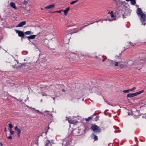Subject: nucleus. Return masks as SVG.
Here are the masks:
<instances>
[{
  "instance_id": "nucleus-31",
  "label": "nucleus",
  "mask_w": 146,
  "mask_h": 146,
  "mask_svg": "<svg viewBox=\"0 0 146 146\" xmlns=\"http://www.w3.org/2000/svg\"><path fill=\"white\" fill-rule=\"evenodd\" d=\"M130 44L132 46H134L135 44H133V43L131 44V42H130Z\"/></svg>"
},
{
  "instance_id": "nucleus-33",
  "label": "nucleus",
  "mask_w": 146,
  "mask_h": 146,
  "mask_svg": "<svg viewBox=\"0 0 146 146\" xmlns=\"http://www.w3.org/2000/svg\"><path fill=\"white\" fill-rule=\"evenodd\" d=\"M24 3L27 4V2L26 1H24Z\"/></svg>"
},
{
  "instance_id": "nucleus-36",
  "label": "nucleus",
  "mask_w": 146,
  "mask_h": 146,
  "mask_svg": "<svg viewBox=\"0 0 146 146\" xmlns=\"http://www.w3.org/2000/svg\"><path fill=\"white\" fill-rule=\"evenodd\" d=\"M99 21H99H96V22H94L93 23H95V22H97V23H98Z\"/></svg>"
},
{
  "instance_id": "nucleus-34",
  "label": "nucleus",
  "mask_w": 146,
  "mask_h": 146,
  "mask_svg": "<svg viewBox=\"0 0 146 146\" xmlns=\"http://www.w3.org/2000/svg\"><path fill=\"white\" fill-rule=\"evenodd\" d=\"M106 59H107V58H106V57H105V59H103V60H102V61H103V62H104V61H105V60Z\"/></svg>"
},
{
  "instance_id": "nucleus-23",
  "label": "nucleus",
  "mask_w": 146,
  "mask_h": 146,
  "mask_svg": "<svg viewBox=\"0 0 146 146\" xmlns=\"http://www.w3.org/2000/svg\"><path fill=\"white\" fill-rule=\"evenodd\" d=\"M63 11V10H60L59 11H56L53 12H57V13H61L62 11Z\"/></svg>"
},
{
  "instance_id": "nucleus-27",
  "label": "nucleus",
  "mask_w": 146,
  "mask_h": 146,
  "mask_svg": "<svg viewBox=\"0 0 146 146\" xmlns=\"http://www.w3.org/2000/svg\"><path fill=\"white\" fill-rule=\"evenodd\" d=\"M62 144L64 145H68L69 144V143L68 142L67 143H66V145H65V143H64V141L62 143Z\"/></svg>"
},
{
  "instance_id": "nucleus-29",
  "label": "nucleus",
  "mask_w": 146,
  "mask_h": 146,
  "mask_svg": "<svg viewBox=\"0 0 146 146\" xmlns=\"http://www.w3.org/2000/svg\"><path fill=\"white\" fill-rule=\"evenodd\" d=\"M7 138L9 139H12V137L11 135H9V136H7Z\"/></svg>"
},
{
  "instance_id": "nucleus-1",
  "label": "nucleus",
  "mask_w": 146,
  "mask_h": 146,
  "mask_svg": "<svg viewBox=\"0 0 146 146\" xmlns=\"http://www.w3.org/2000/svg\"><path fill=\"white\" fill-rule=\"evenodd\" d=\"M91 128L94 132H100L101 131V129L97 125L95 124H92Z\"/></svg>"
},
{
  "instance_id": "nucleus-16",
  "label": "nucleus",
  "mask_w": 146,
  "mask_h": 146,
  "mask_svg": "<svg viewBox=\"0 0 146 146\" xmlns=\"http://www.w3.org/2000/svg\"><path fill=\"white\" fill-rule=\"evenodd\" d=\"M131 2L132 4L134 5L136 3V1L135 0H131Z\"/></svg>"
},
{
  "instance_id": "nucleus-21",
  "label": "nucleus",
  "mask_w": 146,
  "mask_h": 146,
  "mask_svg": "<svg viewBox=\"0 0 146 146\" xmlns=\"http://www.w3.org/2000/svg\"><path fill=\"white\" fill-rule=\"evenodd\" d=\"M92 118V117H88V118L86 119V121H89Z\"/></svg>"
},
{
  "instance_id": "nucleus-3",
  "label": "nucleus",
  "mask_w": 146,
  "mask_h": 146,
  "mask_svg": "<svg viewBox=\"0 0 146 146\" xmlns=\"http://www.w3.org/2000/svg\"><path fill=\"white\" fill-rule=\"evenodd\" d=\"M140 16H141L140 20L141 21H146V15L145 14H143Z\"/></svg>"
},
{
  "instance_id": "nucleus-32",
  "label": "nucleus",
  "mask_w": 146,
  "mask_h": 146,
  "mask_svg": "<svg viewBox=\"0 0 146 146\" xmlns=\"http://www.w3.org/2000/svg\"><path fill=\"white\" fill-rule=\"evenodd\" d=\"M98 116L96 117L95 118V119H96L95 121H97V119H98Z\"/></svg>"
},
{
  "instance_id": "nucleus-38",
  "label": "nucleus",
  "mask_w": 146,
  "mask_h": 146,
  "mask_svg": "<svg viewBox=\"0 0 146 146\" xmlns=\"http://www.w3.org/2000/svg\"><path fill=\"white\" fill-rule=\"evenodd\" d=\"M64 89H62V91H63V92H64Z\"/></svg>"
},
{
  "instance_id": "nucleus-18",
  "label": "nucleus",
  "mask_w": 146,
  "mask_h": 146,
  "mask_svg": "<svg viewBox=\"0 0 146 146\" xmlns=\"http://www.w3.org/2000/svg\"><path fill=\"white\" fill-rule=\"evenodd\" d=\"M78 1V0H76V1H73L70 3V4H72V5L73 4L75 3H77Z\"/></svg>"
},
{
  "instance_id": "nucleus-13",
  "label": "nucleus",
  "mask_w": 146,
  "mask_h": 146,
  "mask_svg": "<svg viewBox=\"0 0 146 146\" xmlns=\"http://www.w3.org/2000/svg\"><path fill=\"white\" fill-rule=\"evenodd\" d=\"M92 137L95 140H97L98 139V137L96 135H95L93 133L92 134Z\"/></svg>"
},
{
  "instance_id": "nucleus-5",
  "label": "nucleus",
  "mask_w": 146,
  "mask_h": 146,
  "mask_svg": "<svg viewBox=\"0 0 146 146\" xmlns=\"http://www.w3.org/2000/svg\"><path fill=\"white\" fill-rule=\"evenodd\" d=\"M137 13L139 15H141L143 14H144L142 12L141 9L139 8H138L137 9Z\"/></svg>"
},
{
  "instance_id": "nucleus-14",
  "label": "nucleus",
  "mask_w": 146,
  "mask_h": 146,
  "mask_svg": "<svg viewBox=\"0 0 146 146\" xmlns=\"http://www.w3.org/2000/svg\"><path fill=\"white\" fill-rule=\"evenodd\" d=\"M50 143V141L48 140H47L45 141V144L44 146H47L49 145Z\"/></svg>"
},
{
  "instance_id": "nucleus-28",
  "label": "nucleus",
  "mask_w": 146,
  "mask_h": 146,
  "mask_svg": "<svg viewBox=\"0 0 146 146\" xmlns=\"http://www.w3.org/2000/svg\"><path fill=\"white\" fill-rule=\"evenodd\" d=\"M133 96H135L138 95L137 92L136 93H133Z\"/></svg>"
},
{
  "instance_id": "nucleus-35",
  "label": "nucleus",
  "mask_w": 146,
  "mask_h": 146,
  "mask_svg": "<svg viewBox=\"0 0 146 146\" xmlns=\"http://www.w3.org/2000/svg\"><path fill=\"white\" fill-rule=\"evenodd\" d=\"M13 67L14 68H17L16 67H15V66H13Z\"/></svg>"
},
{
  "instance_id": "nucleus-4",
  "label": "nucleus",
  "mask_w": 146,
  "mask_h": 146,
  "mask_svg": "<svg viewBox=\"0 0 146 146\" xmlns=\"http://www.w3.org/2000/svg\"><path fill=\"white\" fill-rule=\"evenodd\" d=\"M26 23V22L25 21H23L22 22H20L19 24L17 25L16 27H21L23 26V25H25Z\"/></svg>"
},
{
  "instance_id": "nucleus-2",
  "label": "nucleus",
  "mask_w": 146,
  "mask_h": 146,
  "mask_svg": "<svg viewBox=\"0 0 146 146\" xmlns=\"http://www.w3.org/2000/svg\"><path fill=\"white\" fill-rule=\"evenodd\" d=\"M15 31L16 33L18 34V36L21 37H23L24 35V33L22 31L16 30Z\"/></svg>"
},
{
  "instance_id": "nucleus-25",
  "label": "nucleus",
  "mask_w": 146,
  "mask_h": 146,
  "mask_svg": "<svg viewBox=\"0 0 146 146\" xmlns=\"http://www.w3.org/2000/svg\"><path fill=\"white\" fill-rule=\"evenodd\" d=\"M118 62H115V66H118Z\"/></svg>"
},
{
  "instance_id": "nucleus-19",
  "label": "nucleus",
  "mask_w": 146,
  "mask_h": 146,
  "mask_svg": "<svg viewBox=\"0 0 146 146\" xmlns=\"http://www.w3.org/2000/svg\"><path fill=\"white\" fill-rule=\"evenodd\" d=\"M9 125L10 128V129H11V130L12 128L13 127L12 124L10 123H9Z\"/></svg>"
},
{
  "instance_id": "nucleus-39",
  "label": "nucleus",
  "mask_w": 146,
  "mask_h": 146,
  "mask_svg": "<svg viewBox=\"0 0 146 146\" xmlns=\"http://www.w3.org/2000/svg\"><path fill=\"white\" fill-rule=\"evenodd\" d=\"M47 111H44V113H46V112H47Z\"/></svg>"
},
{
  "instance_id": "nucleus-42",
  "label": "nucleus",
  "mask_w": 146,
  "mask_h": 146,
  "mask_svg": "<svg viewBox=\"0 0 146 146\" xmlns=\"http://www.w3.org/2000/svg\"><path fill=\"white\" fill-rule=\"evenodd\" d=\"M110 13V12H108V13H109V14Z\"/></svg>"
},
{
  "instance_id": "nucleus-8",
  "label": "nucleus",
  "mask_w": 146,
  "mask_h": 146,
  "mask_svg": "<svg viewBox=\"0 0 146 146\" xmlns=\"http://www.w3.org/2000/svg\"><path fill=\"white\" fill-rule=\"evenodd\" d=\"M26 59L28 61V62H27V63H25V64H26L25 65H27V64H28L27 65H29L31 64L32 63V62L31 61V59H30L29 58H26Z\"/></svg>"
},
{
  "instance_id": "nucleus-45",
  "label": "nucleus",
  "mask_w": 146,
  "mask_h": 146,
  "mask_svg": "<svg viewBox=\"0 0 146 146\" xmlns=\"http://www.w3.org/2000/svg\"><path fill=\"white\" fill-rule=\"evenodd\" d=\"M37 111H39V110H38Z\"/></svg>"
},
{
  "instance_id": "nucleus-24",
  "label": "nucleus",
  "mask_w": 146,
  "mask_h": 146,
  "mask_svg": "<svg viewBox=\"0 0 146 146\" xmlns=\"http://www.w3.org/2000/svg\"><path fill=\"white\" fill-rule=\"evenodd\" d=\"M10 133L11 135H13L14 134V131H12L11 130V129H10Z\"/></svg>"
},
{
  "instance_id": "nucleus-9",
  "label": "nucleus",
  "mask_w": 146,
  "mask_h": 146,
  "mask_svg": "<svg viewBox=\"0 0 146 146\" xmlns=\"http://www.w3.org/2000/svg\"><path fill=\"white\" fill-rule=\"evenodd\" d=\"M70 8L69 7L67 8L65 10H64V14L65 15H66L67 14L68 12L69 11Z\"/></svg>"
},
{
  "instance_id": "nucleus-26",
  "label": "nucleus",
  "mask_w": 146,
  "mask_h": 146,
  "mask_svg": "<svg viewBox=\"0 0 146 146\" xmlns=\"http://www.w3.org/2000/svg\"><path fill=\"white\" fill-rule=\"evenodd\" d=\"M136 89V88L135 87H133L131 89H130L131 91L132 92L135 89Z\"/></svg>"
},
{
  "instance_id": "nucleus-6",
  "label": "nucleus",
  "mask_w": 146,
  "mask_h": 146,
  "mask_svg": "<svg viewBox=\"0 0 146 146\" xmlns=\"http://www.w3.org/2000/svg\"><path fill=\"white\" fill-rule=\"evenodd\" d=\"M54 6V4H52L50 5H48V6H46L45 7V9H52L53 8Z\"/></svg>"
},
{
  "instance_id": "nucleus-40",
  "label": "nucleus",
  "mask_w": 146,
  "mask_h": 146,
  "mask_svg": "<svg viewBox=\"0 0 146 146\" xmlns=\"http://www.w3.org/2000/svg\"><path fill=\"white\" fill-rule=\"evenodd\" d=\"M68 122H69V123H72V122H70V121H69V120L68 121Z\"/></svg>"
},
{
  "instance_id": "nucleus-30",
  "label": "nucleus",
  "mask_w": 146,
  "mask_h": 146,
  "mask_svg": "<svg viewBox=\"0 0 146 146\" xmlns=\"http://www.w3.org/2000/svg\"><path fill=\"white\" fill-rule=\"evenodd\" d=\"M93 23H90V24H88V25H84V26L83 27V28L85 27H86V26H88V25H89L90 24H93Z\"/></svg>"
},
{
  "instance_id": "nucleus-44",
  "label": "nucleus",
  "mask_w": 146,
  "mask_h": 146,
  "mask_svg": "<svg viewBox=\"0 0 146 146\" xmlns=\"http://www.w3.org/2000/svg\"><path fill=\"white\" fill-rule=\"evenodd\" d=\"M40 113H42V112H40Z\"/></svg>"
},
{
  "instance_id": "nucleus-10",
  "label": "nucleus",
  "mask_w": 146,
  "mask_h": 146,
  "mask_svg": "<svg viewBox=\"0 0 146 146\" xmlns=\"http://www.w3.org/2000/svg\"><path fill=\"white\" fill-rule=\"evenodd\" d=\"M10 5L11 6L12 8H13L15 9H17V8L16 7L15 5V3L13 2H12L10 3Z\"/></svg>"
},
{
  "instance_id": "nucleus-20",
  "label": "nucleus",
  "mask_w": 146,
  "mask_h": 146,
  "mask_svg": "<svg viewBox=\"0 0 146 146\" xmlns=\"http://www.w3.org/2000/svg\"><path fill=\"white\" fill-rule=\"evenodd\" d=\"M143 92H144V90H142L141 91H139V92H137V95H138L139 94H140L141 93Z\"/></svg>"
},
{
  "instance_id": "nucleus-41",
  "label": "nucleus",
  "mask_w": 146,
  "mask_h": 146,
  "mask_svg": "<svg viewBox=\"0 0 146 146\" xmlns=\"http://www.w3.org/2000/svg\"><path fill=\"white\" fill-rule=\"evenodd\" d=\"M41 9L42 10H43V9L42 8H41Z\"/></svg>"
},
{
  "instance_id": "nucleus-17",
  "label": "nucleus",
  "mask_w": 146,
  "mask_h": 146,
  "mask_svg": "<svg viewBox=\"0 0 146 146\" xmlns=\"http://www.w3.org/2000/svg\"><path fill=\"white\" fill-rule=\"evenodd\" d=\"M130 89H129L128 90H125L123 91L124 93H129L130 92H131Z\"/></svg>"
},
{
  "instance_id": "nucleus-11",
  "label": "nucleus",
  "mask_w": 146,
  "mask_h": 146,
  "mask_svg": "<svg viewBox=\"0 0 146 146\" xmlns=\"http://www.w3.org/2000/svg\"><path fill=\"white\" fill-rule=\"evenodd\" d=\"M36 35H32L27 37L29 39H33L35 38L36 37Z\"/></svg>"
},
{
  "instance_id": "nucleus-15",
  "label": "nucleus",
  "mask_w": 146,
  "mask_h": 146,
  "mask_svg": "<svg viewBox=\"0 0 146 146\" xmlns=\"http://www.w3.org/2000/svg\"><path fill=\"white\" fill-rule=\"evenodd\" d=\"M127 96L130 98L134 97L133 93H130L127 94Z\"/></svg>"
},
{
  "instance_id": "nucleus-43",
  "label": "nucleus",
  "mask_w": 146,
  "mask_h": 146,
  "mask_svg": "<svg viewBox=\"0 0 146 146\" xmlns=\"http://www.w3.org/2000/svg\"><path fill=\"white\" fill-rule=\"evenodd\" d=\"M5 131H6V129H5Z\"/></svg>"
},
{
  "instance_id": "nucleus-37",
  "label": "nucleus",
  "mask_w": 146,
  "mask_h": 146,
  "mask_svg": "<svg viewBox=\"0 0 146 146\" xmlns=\"http://www.w3.org/2000/svg\"><path fill=\"white\" fill-rule=\"evenodd\" d=\"M127 1H130L131 0H126Z\"/></svg>"
},
{
  "instance_id": "nucleus-7",
  "label": "nucleus",
  "mask_w": 146,
  "mask_h": 146,
  "mask_svg": "<svg viewBox=\"0 0 146 146\" xmlns=\"http://www.w3.org/2000/svg\"><path fill=\"white\" fill-rule=\"evenodd\" d=\"M15 130L17 131L18 133V135L19 137H20V134L21 133V131L18 128L17 126H16L15 127Z\"/></svg>"
},
{
  "instance_id": "nucleus-12",
  "label": "nucleus",
  "mask_w": 146,
  "mask_h": 146,
  "mask_svg": "<svg viewBox=\"0 0 146 146\" xmlns=\"http://www.w3.org/2000/svg\"><path fill=\"white\" fill-rule=\"evenodd\" d=\"M25 33L26 35H30L33 34V33L31 31H28L25 32Z\"/></svg>"
},
{
  "instance_id": "nucleus-22",
  "label": "nucleus",
  "mask_w": 146,
  "mask_h": 146,
  "mask_svg": "<svg viewBox=\"0 0 146 146\" xmlns=\"http://www.w3.org/2000/svg\"><path fill=\"white\" fill-rule=\"evenodd\" d=\"M110 14L111 15V17H114V15L113 11H111L110 13Z\"/></svg>"
}]
</instances>
